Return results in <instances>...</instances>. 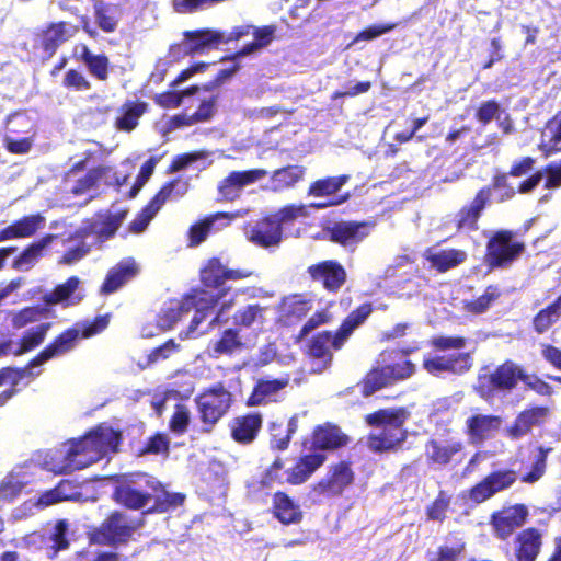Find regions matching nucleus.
Here are the masks:
<instances>
[{
	"label": "nucleus",
	"mask_w": 561,
	"mask_h": 561,
	"mask_svg": "<svg viewBox=\"0 0 561 561\" xmlns=\"http://www.w3.org/2000/svg\"><path fill=\"white\" fill-rule=\"evenodd\" d=\"M203 432L211 433L233 404V396L224 382H216L204 389L194 399Z\"/></svg>",
	"instance_id": "8"
},
{
	"label": "nucleus",
	"mask_w": 561,
	"mask_h": 561,
	"mask_svg": "<svg viewBox=\"0 0 561 561\" xmlns=\"http://www.w3.org/2000/svg\"><path fill=\"white\" fill-rule=\"evenodd\" d=\"M110 323L107 314L96 316L92 320L76 322L55 336L47 345V350L53 358L64 356L72 352L80 340L90 339L103 332Z\"/></svg>",
	"instance_id": "10"
},
{
	"label": "nucleus",
	"mask_w": 561,
	"mask_h": 561,
	"mask_svg": "<svg viewBox=\"0 0 561 561\" xmlns=\"http://www.w3.org/2000/svg\"><path fill=\"white\" fill-rule=\"evenodd\" d=\"M76 27L67 21L50 22L36 33L35 47L41 49L46 58L53 57L58 48L73 36Z\"/></svg>",
	"instance_id": "14"
},
{
	"label": "nucleus",
	"mask_w": 561,
	"mask_h": 561,
	"mask_svg": "<svg viewBox=\"0 0 561 561\" xmlns=\"http://www.w3.org/2000/svg\"><path fill=\"white\" fill-rule=\"evenodd\" d=\"M517 480L518 473L513 469L491 471L467 491V499L473 504H481L495 494L508 490Z\"/></svg>",
	"instance_id": "12"
},
{
	"label": "nucleus",
	"mask_w": 561,
	"mask_h": 561,
	"mask_svg": "<svg viewBox=\"0 0 561 561\" xmlns=\"http://www.w3.org/2000/svg\"><path fill=\"white\" fill-rule=\"evenodd\" d=\"M501 113L500 103L492 99L482 102L476 111L474 118L483 126L491 123L492 119L497 118Z\"/></svg>",
	"instance_id": "64"
},
{
	"label": "nucleus",
	"mask_w": 561,
	"mask_h": 561,
	"mask_svg": "<svg viewBox=\"0 0 561 561\" xmlns=\"http://www.w3.org/2000/svg\"><path fill=\"white\" fill-rule=\"evenodd\" d=\"M350 180V175L327 176L313 181L308 187V195L324 197L337 193Z\"/></svg>",
	"instance_id": "48"
},
{
	"label": "nucleus",
	"mask_w": 561,
	"mask_h": 561,
	"mask_svg": "<svg viewBox=\"0 0 561 561\" xmlns=\"http://www.w3.org/2000/svg\"><path fill=\"white\" fill-rule=\"evenodd\" d=\"M80 279L78 276H70L66 282L58 284L54 289L43 296L47 305H58L66 301L78 289Z\"/></svg>",
	"instance_id": "55"
},
{
	"label": "nucleus",
	"mask_w": 561,
	"mask_h": 561,
	"mask_svg": "<svg viewBox=\"0 0 561 561\" xmlns=\"http://www.w3.org/2000/svg\"><path fill=\"white\" fill-rule=\"evenodd\" d=\"M351 438L340 426L324 423L313 428L311 433L310 450H336L350 444Z\"/></svg>",
	"instance_id": "26"
},
{
	"label": "nucleus",
	"mask_w": 561,
	"mask_h": 561,
	"mask_svg": "<svg viewBox=\"0 0 561 561\" xmlns=\"http://www.w3.org/2000/svg\"><path fill=\"white\" fill-rule=\"evenodd\" d=\"M187 306L184 298L171 301L170 305L164 307L159 313V327L163 330H171L178 321L190 312Z\"/></svg>",
	"instance_id": "52"
},
{
	"label": "nucleus",
	"mask_w": 561,
	"mask_h": 561,
	"mask_svg": "<svg viewBox=\"0 0 561 561\" xmlns=\"http://www.w3.org/2000/svg\"><path fill=\"white\" fill-rule=\"evenodd\" d=\"M343 343L337 340L335 332L323 330L313 334L306 344L305 354L314 360L320 362L324 367L332 364L333 351H340Z\"/></svg>",
	"instance_id": "19"
},
{
	"label": "nucleus",
	"mask_w": 561,
	"mask_h": 561,
	"mask_svg": "<svg viewBox=\"0 0 561 561\" xmlns=\"http://www.w3.org/2000/svg\"><path fill=\"white\" fill-rule=\"evenodd\" d=\"M185 36L191 41L190 53H199L205 47L224 44L222 31L204 28L185 32Z\"/></svg>",
	"instance_id": "45"
},
{
	"label": "nucleus",
	"mask_w": 561,
	"mask_h": 561,
	"mask_svg": "<svg viewBox=\"0 0 561 561\" xmlns=\"http://www.w3.org/2000/svg\"><path fill=\"white\" fill-rule=\"evenodd\" d=\"M80 60L87 67L89 73L96 80L105 82L110 77L111 62L107 55L94 54L88 46H83Z\"/></svg>",
	"instance_id": "40"
},
{
	"label": "nucleus",
	"mask_w": 561,
	"mask_h": 561,
	"mask_svg": "<svg viewBox=\"0 0 561 561\" xmlns=\"http://www.w3.org/2000/svg\"><path fill=\"white\" fill-rule=\"evenodd\" d=\"M45 218L41 214L23 216L11 225L0 229V242L13 239L30 238L42 228Z\"/></svg>",
	"instance_id": "35"
},
{
	"label": "nucleus",
	"mask_w": 561,
	"mask_h": 561,
	"mask_svg": "<svg viewBox=\"0 0 561 561\" xmlns=\"http://www.w3.org/2000/svg\"><path fill=\"white\" fill-rule=\"evenodd\" d=\"M472 367L470 353H454L447 355H427L423 358V368L431 375L444 373L463 375Z\"/></svg>",
	"instance_id": "15"
},
{
	"label": "nucleus",
	"mask_w": 561,
	"mask_h": 561,
	"mask_svg": "<svg viewBox=\"0 0 561 561\" xmlns=\"http://www.w3.org/2000/svg\"><path fill=\"white\" fill-rule=\"evenodd\" d=\"M382 367L389 376L392 385L397 381L408 379L414 374L415 370L414 364L409 359H405L402 363L383 365Z\"/></svg>",
	"instance_id": "63"
},
{
	"label": "nucleus",
	"mask_w": 561,
	"mask_h": 561,
	"mask_svg": "<svg viewBox=\"0 0 561 561\" xmlns=\"http://www.w3.org/2000/svg\"><path fill=\"white\" fill-rule=\"evenodd\" d=\"M169 450L170 438L165 433L157 432L137 450V456L167 454Z\"/></svg>",
	"instance_id": "56"
},
{
	"label": "nucleus",
	"mask_w": 561,
	"mask_h": 561,
	"mask_svg": "<svg viewBox=\"0 0 561 561\" xmlns=\"http://www.w3.org/2000/svg\"><path fill=\"white\" fill-rule=\"evenodd\" d=\"M53 234H46L41 240L28 244L12 263V267L18 271L31 268L42 256L43 250L53 241Z\"/></svg>",
	"instance_id": "43"
},
{
	"label": "nucleus",
	"mask_w": 561,
	"mask_h": 561,
	"mask_svg": "<svg viewBox=\"0 0 561 561\" xmlns=\"http://www.w3.org/2000/svg\"><path fill=\"white\" fill-rule=\"evenodd\" d=\"M68 529L69 524L66 519L56 522L51 531L47 535L49 546L46 548L47 558L55 559L60 551H65L69 548Z\"/></svg>",
	"instance_id": "44"
},
{
	"label": "nucleus",
	"mask_w": 561,
	"mask_h": 561,
	"mask_svg": "<svg viewBox=\"0 0 561 561\" xmlns=\"http://www.w3.org/2000/svg\"><path fill=\"white\" fill-rule=\"evenodd\" d=\"M180 183V179H173L164 183L154 196L137 214L136 218L129 224V231L134 233L145 231L149 222L172 195L174 187Z\"/></svg>",
	"instance_id": "20"
},
{
	"label": "nucleus",
	"mask_w": 561,
	"mask_h": 561,
	"mask_svg": "<svg viewBox=\"0 0 561 561\" xmlns=\"http://www.w3.org/2000/svg\"><path fill=\"white\" fill-rule=\"evenodd\" d=\"M105 174L106 168L104 167L90 169L83 176L76 181V184L71 188V193L76 196L87 193L91 188L95 187Z\"/></svg>",
	"instance_id": "58"
},
{
	"label": "nucleus",
	"mask_w": 561,
	"mask_h": 561,
	"mask_svg": "<svg viewBox=\"0 0 561 561\" xmlns=\"http://www.w3.org/2000/svg\"><path fill=\"white\" fill-rule=\"evenodd\" d=\"M463 448L461 442L431 438L425 444L426 461L430 465L447 466Z\"/></svg>",
	"instance_id": "32"
},
{
	"label": "nucleus",
	"mask_w": 561,
	"mask_h": 561,
	"mask_svg": "<svg viewBox=\"0 0 561 561\" xmlns=\"http://www.w3.org/2000/svg\"><path fill=\"white\" fill-rule=\"evenodd\" d=\"M325 460L327 456L321 453L301 455L296 458L291 467L282 473L280 471L285 468V459L277 456L265 470L261 483L264 486H271L274 483L300 485L308 481Z\"/></svg>",
	"instance_id": "5"
},
{
	"label": "nucleus",
	"mask_w": 561,
	"mask_h": 561,
	"mask_svg": "<svg viewBox=\"0 0 561 561\" xmlns=\"http://www.w3.org/2000/svg\"><path fill=\"white\" fill-rule=\"evenodd\" d=\"M371 224L367 221H336L325 229L331 242L342 247L357 245L369 236Z\"/></svg>",
	"instance_id": "18"
},
{
	"label": "nucleus",
	"mask_w": 561,
	"mask_h": 561,
	"mask_svg": "<svg viewBox=\"0 0 561 561\" xmlns=\"http://www.w3.org/2000/svg\"><path fill=\"white\" fill-rule=\"evenodd\" d=\"M276 32L275 25L254 26L251 35L253 41L245 44L241 49L234 51L230 56L224 57L222 60H238L241 57L252 55L267 47L274 39Z\"/></svg>",
	"instance_id": "38"
},
{
	"label": "nucleus",
	"mask_w": 561,
	"mask_h": 561,
	"mask_svg": "<svg viewBox=\"0 0 561 561\" xmlns=\"http://www.w3.org/2000/svg\"><path fill=\"white\" fill-rule=\"evenodd\" d=\"M61 85L70 92H85L92 88L91 81L77 68H70L65 72Z\"/></svg>",
	"instance_id": "59"
},
{
	"label": "nucleus",
	"mask_w": 561,
	"mask_h": 561,
	"mask_svg": "<svg viewBox=\"0 0 561 561\" xmlns=\"http://www.w3.org/2000/svg\"><path fill=\"white\" fill-rule=\"evenodd\" d=\"M491 201V186L481 187L469 205L462 206L456 214L457 230L476 231L479 229V219Z\"/></svg>",
	"instance_id": "22"
},
{
	"label": "nucleus",
	"mask_w": 561,
	"mask_h": 561,
	"mask_svg": "<svg viewBox=\"0 0 561 561\" xmlns=\"http://www.w3.org/2000/svg\"><path fill=\"white\" fill-rule=\"evenodd\" d=\"M93 16L96 26L104 33L116 32L123 16L121 4L104 0H92Z\"/></svg>",
	"instance_id": "33"
},
{
	"label": "nucleus",
	"mask_w": 561,
	"mask_h": 561,
	"mask_svg": "<svg viewBox=\"0 0 561 561\" xmlns=\"http://www.w3.org/2000/svg\"><path fill=\"white\" fill-rule=\"evenodd\" d=\"M411 412L405 407L385 408L368 413L364 421L368 426L380 428L367 435V448L375 454H389L402 450L409 432L405 423Z\"/></svg>",
	"instance_id": "4"
},
{
	"label": "nucleus",
	"mask_w": 561,
	"mask_h": 561,
	"mask_svg": "<svg viewBox=\"0 0 561 561\" xmlns=\"http://www.w3.org/2000/svg\"><path fill=\"white\" fill-rule=\"evenodd\" d=\"M138 272L139 267L133 259L119 261L107 272L100 287V294L107 296L117 291L126 283L131 280Z\"/></svg>",
	"instance_id": "31"
},
{
	"label": "nucleus",
	"mask_w": 561,
	"mask_h": 561,
	"mask_svg": "<svg viewBox=\"0 0 561 561\" xmlns=\"http://www.w3.org/2000/svg\"><path fill=\"white\" fill-rule=\"evenodd\" d=\"M148 111V104L145 101H126L118 110L114 126L121 131L130 133L139 124L140 117Z\"/></svg>",
	"instance_id": "39"
},
{
	"label": "nucleus",
	"mask_w": 561,
	"mask_h": 561,
	"mask_svg": "<svg viewBox=\"0 0 561 561\" xmlns=\"http://www.w3.org/2000/svg\"><path fill=\"white\" fill-rule=\"evenodd\" d=\"M47 309L28 306L24 307L12 316V325L15 329H22L30 323L37 322L46 316Z\"/></svg>",
	"instance_id": "60"
},
{
	"label": "nucleus",
	"mask_w": 561,
	"mask_h": 561,
	"mask_svg": "<svg viewBox=\"0 0 561 561\" xmlns=\"http://www.w3.org/2000/svg\"><path fill=\"white\" fill-rule=\"evenodd\" d=\"M306 173L305 167L290 164L275 170L271 175V185L274 192H282L294 187Z\"/></svg>",
	"instance_id": "42"
},
{
	"label": "nucleus",
	"mask_w": 561,
	"mask_h": 561,
	"mask_svg": "<svg viewBox=\"0 0 561 561\" xmlns=\"http://www.w3.org/2000/svg\"><path fill=\"white\" fill-rule=\"evenodd\" d=\"M236 214L218 211L216 214L209 215L198 222L193 224L187 231V243L188 247H197L202 242H204L209 234L214 224L218 219H227L232 220L236 218Z\"/></svg>",
	"instance_id": "41"
},
{
	"label": "nucleus",
	"mask_w": 561,
	"mask_h": 561,
	"mask_svg": "<svg viewBox=\"0 0 561 561\" xmlns=\"http://www.w3.org/2000/svg\"><path fill=\"white\" fill-rule=\"evenodd\" d=\"M355 482V471L350 460L331 463L324 477L314 482L311 493L317 497H339Z\"/></svg>",
	"instance_id": "11"
},
{
	"label": "nucleus",
	"mask_w": 561,
	"mask_h": 561,
	"mask_svg": "<svg viewBox=\"0 0 561 561\" xmlns=\"http://www.w3.org/2000/svg\"><path fill=\"white\" fill-rule=\"evenodd\" d=\"M538 150L546 159L561 152V112L546 122Z\"/></svg>",
	"instance_id": "37"
},
{
	"label": "nucleus",
	"mask_w": 561,
	"mask_h": 561,
	"mask_svg": "<svg viewBox=\"0 0 561 561\" xmlns=\"http://www.w3.org/2000/svg\"><path fill=\"white\" fill-rule=\"evenodd\" d=\"M515 561H537L543 545L542 531L536 527L522 529L514 537Z\"/></svg>",
	"instance_id": "27"
},
{
	"label": "nucleus",
	"mask_w": 561,
	"mask_h": 561,
	"mask_svg": "<svg viewBox=\"0 0 561 561\" xmlns=\"http://www.w3.org/2000/svg\"><path fill=\"white\" fill-rule=\"evenodd\" d=\"M450 505V496L440 490L435 500L426 507V516L430 520L444 522Z\"/></svg>",
	"instance_id": "61"
},
{
	"label": "nucleus",
	"mask_w": 561,
	"mask_h": 561,
	"mask_svg": "<svg viewBox=\"0 0 561 561\" xmlns=\"http://www.w3.org/2000/svg\"><path fill=\"white\" fill-rule=\"evenodd\" d=\"M307 273L313 282H319L329 293H337L346 283L347 273L335 260H324L308 266Z\"/></svg>",
	"instance_id": "16"
},
{
	"label": "nucleus",
	"mask_w": 561,
	"mask_h": 561,
	"mask_svg": "<svg viewBox=\"0 0 561 561\" xmlns=\"http://www.w3.org/2000/svg\"><path fill=\"white\" fill-rule=\"evenodd\" d=\"M391 385L392 382L382 366L373 367L359 382L360 393L363 397H370Z\"/></svg>",
	"instance_id": "47"
},
{
	"label": "nucleus",
	"mask_w": 561,
	"mask_h": 561,
	"mask_svg": "<svg viewBox=\"0 0 561 561\" xmlns=\"http://www.w3.org/2000/svg\"><path fill=\"white\" fill-rule=\"evenodd\" d=\"M113 499L117 504L134 511L145 508L152 501L145 513L161 514L182 506L186 496L181 492H169L159 480L137 472L114 488Z\"/></svg>",
	"instance_id": "1"
},
{
	"label": "nucleus",
	"mask_w": 561,
	"mask_h": 561,
	"mask_svg": "<svg viewBox=\"0 0 561 561\" xmlns=\"http://www.w3.org/2000/svg\"><path fill=\"white\" fill-rule=\"evenodd\" d=\"M243 345L239 330L237 328H229L213 343L211 348L216 355H231L242 348Z\"/></svg>",
	"instance_id": "51"
},
{
	"label": "nucleus",
	"mask_w": 561,
	"mask_h": 561,
	"mask_svg": "<svg viewBox=\"0 0 561 561\" xmlns=\"http://www.w3.org/2000/svg\"><path fill=\"white\" fill-rule=\"evenodd\" d=\"M528 508L525 504L517 503L504 506L490 515V525L495 538L507 540L516 529L527 520Z\"/></svg>",
	"instance_id": "13"
},
{
	"label": "nucleus",
	"mask_w": 561,
	"mask_h": 561,
	"mask_svg": "<svg viewBox=\"0 0 561 561\" xmlns=\"http://www.w3.org/2000/svg\"><path fill=\"white\" fill-rule=\"evenodd\" d=\"M561 317V295L549 304L546 308L539 310V312L533 319L534 331L538 334H542L548 331Z\"/></svg>",
	"instance_id": "49"
},
{
	"label": "nucleus",
	"mask_w": 561,
	"mask_h": 561,
	"mask_svg": "<svg viewBox=\"0 0 561 561\" xmlns=\"http://www.w3.org/2000/svg\"><path fill=\"white\" fill-rule=\"evenodd\" d=\"M552 451L551 447L538 446L536 455L530 466V470L524 473L519 480L523 483L533 484L539 481L546 473L548 455Z\"/></svg>",
	"instance_id": "53"
},
{
	"label": "nucleus",
	"mask_w": 561,
	"mask_h": 561,
	"mask_svg": "<svg viewBox=\"0 0 561 561\" xmlns=\"http://www.w3.org/2000/svg\"><path fill=\"white\" fill-rule=\"evenodd\" d=\"M126 215V210L116 214H96L92 220L84 225L82 233L85 237L94 236L100 242H104L115 236Z\"/></svg>",
	"instance_id": "30"
},
{
	"label": "nucleus",
	"mask_w": 561,
	"mask_h": 561,
	"mask_svg": "<svg viewBox=\"0 0 561 561\" xmlns=\"http://www.w3.org/2000/svg\"><path fill=\"white\" fill-rule=\"evenodd\" d=\"M500 296L501 291L499 287L496 285H489L482 295L465 301L463 309L471 314H481L485 312Z\"/></svg>",
	"instance_id": "54"
},
{
	"label": "nucleus",
	"mask_w": 561,
	"mask_h": 561,
	"mask_svg": "<svg viewBox=\"0 0 561 561\" xmlns=\"http://www.w3.org/2000/svg\"><path fill=\"white\" fill-rule=\"evenodd\" d=\"M272 215L283 228L284 225H290L299 218L308 217L309 211L307 205L305 204H287L279 208L277 211L272 213Z\"/></svg>",
	"instance_id": "57"
},
{
	"label": "nucleus",
	"mask_w": 561,
	"mask_h": 561,
	"mask_svg": "<svg viewBox=\"0 0 561 561\" xmlns=\"http://www.w3.org/2000/svg\"><path fill=\"white\" fill-rule=\"evenodd\" d=\"M467 543L458 531L448 533L427 561H461Z\"/></svg>",
	"instance_id": "36"
},
{
	"label": "nucleus",
	"mask_w": 561,
	"mask_h": 561,
	"mask_svg": "<svg viewBox=\"0 0 561 561\" xmlns=\"http://www.w3.org/2000/svg\"><path fill=\"white\" fill-rule=\"evenodd\" d=\"M123 440L122 432L100 424L83 437L72 440L59 473H71L84 469L108 453H117Z\"/></svg>",
	"instance_id": "3"
},
{
	"label": "nucleus",
	"mask_w": 561,
	"mask_h": 561,
	"mask_svg": "<svg viewBox=\"0 0 561 561\" xmlns=\"http://www.w3.org/2000/svg\"><path fill=\"white\" fill-rule=\"evenodd\" d=\"M50 327L51 324L46 322L25 331L19 341L18 347L13 352V355L21 356L38 347L45 341Z\"/></svg>",
	"instance_id": "46"
},
{
	"label": "nucleus",
	"mask_w": 561,
	"mask_h": 561,
	"mask_svg": "<svg viewBox=\"0 0 561 561\" xmlns=\"http://www.w3.org/2000/svg\"><path fill=\"white\" fill-rule=\"evenodd\" d=\"M515 237V231L500 229L488 239L483 262L489 272L510 268L524 254L526 243Z\"/></svg>",
	"instance_id": "7"
},
{
	"label": "nucleus",
	"mask_w": 561,
	"mask_h": 561,
	"mask_svg": "<svg viewBox=\"0 0 561 561\" xmlns=\"http://www.w3.org/2000/svg\"><path fill=\"white\" fill-rule=\"evenodd\" d=\"M262 427V413L257 411L247 412L234 416L230 421V437L239 445H250L257 438Z\"/></svg>",
	"instance_id": "23"
},
{
	"label": "nucleus",
	"mask_w": 561,
	"mask_h": 561,
	"mask_svg": "<svg viewBox=\"0 0 561 561\" xmlns=\"http://www.w3.org/2000/svg\"><path fill=\"white\" fill-rule=\"evenodd\" d=\"M501 425L499 415L473 413L466 420L465 433L472 444H481L490 439Z\"/></svg>",
	"instance_id": "29"
},
{
	"label": "nucleus",
	"mask_w": 561,
	"mask_h": 561,
	"mask_svg": "<svg viewBox=\"0 0 561 561\" xmlns=\"http://www.w3.org/2000/svg\"><path fill=\"white\" fill-rule=\"evenodd\" d=\"M272 516L282 525H297L304 519L300 504L285 491H276L272 495L270 508Z\"/></svg>",
	"instance_id": "28"
},
{
	"label": "nucleus",
	"mask_w": 561,
	"mask_h": 561,
	"mask_svg": "<svg viewBox=\"0 0 561 561\" xmlns=\"http://www.w3.org/2000/svg\"><path fill=\"white\" fill-rule=\"evenodd\" d=\"M247 237L257 247L270 248L279 244L283 239V228L271 213L249 225Z\"/></svg>",
	"instance_id": "21"
},
{
	"label": "nucleus",
	"mask_w": 561,
	"mask_h": 561,
	"mask_svg": "<svg viewBox=\"0 0 561 561\" xmlns=\"http://www.w3.org/2000/svg\"><path fill=\"white\" fill-rule=\"evenodd\" d=\"M430 266L438 273H446L466 262L467 252L460 249H443L435 251L427 248L423 254Z\"/></svg>",
	"instance_id": "34"
},
{
	"label": "nucleus",
	"mask_w": 561,
	"mask_h": 561,
	"mask_svg": "<svg viewBox=\"0 0 561 561\" xmlns=\"http://www.w3.org/2000/svg\"><path fill=\"white\" fill-rule=\"evenodd\" d=\"M144 526L141 518H135L121 510H113L90 533V541L101 546L127 545Z\"/></svg>",
	"instance_id": "6"
},
{
	"label": "nucleus",
	"mask_w": 561,
	"mask_h": 561,
	"mask_svg": "<svg viewBox=\"0 0 561 561\" xmlns=\"http://www.w3.org/2000/svg\"><path fill=\"white\" fill-rule=\"evenodd\" d=\"M523 367L512 359H506L493 370L480 373L474 386L476 393L489 401L499 394L511 393L520 382Z\"/></svg>",
	"instance_id": "9"
},
{
	"label": "nucleus",
	"mask_w": 561,
	"mask_h": 561,
	"mask_svg": "<svg viewBox=\"0 0 561 561\" xmlns=\"http://www.w3.org/2000/svg\"><path fill=\"white\" fill-rule=\"evenodd\" d=\"M264 169H252L244 171H232L218 184V201L233 202L239 198L241 190L266 176Z\"/></svg>",
	"instance_id": "17"
},
{
	"label": "nucleus",
	"mask_w": 561,
	"mask_h": 561,
	"mask_svg": "<svg viewBox=\"0 0 561 561\" xmlns=\"http://www.w3.org/2000/svg\"><path fill=\"white\" fill-rule=\"evenodd\" d=\"M265 309L259 304L247 305L233 313V324L239 329H249L253 324L264 322Z\"/></svg>",
	"instance_id": "50"
},
{
	"label": "nucleus",
	"mask_w": 561,
	"mask_h": 561,
	"mask_svg": "<svg viewBox=\"0 0 561 561\" xmlns=\"http://www.w3.org/2000/svg\"><path fill=\"white\" fill-rule=\"evenodd\" d=\"M190 420L191 415L187 407L184 404H176L175 410L169 421V428L173 433L182 435L187 431Z\"/></svg>",
	"instance_id": "62"
},
{
	"label": "nucleus",
	"mask_w": 561,
	"mask_h": 561,
	"mask_svg": "<svg viewBox=\"0 0 561 561\" xmlns=\"http://www.w3.org/2000/svg\"><path fill=\"white\" fill-rule=\"evenodd\" d=\"M252 274V271L244 268H228L220 259L211 257L199 273L203 287L193 288L183 298L190 311L195 309L196 312L206 313L231 290V287L226 285L227 280L244 279Z\"/></svg>",
	"instance_id": "2"
},
{
	"label": "nucleus",
	"mask_w": 561,
	"mask_h": 561,
	"mask_svg": "<svg viewBox=\"0 0 561 561\" xmlns=\"http://www.w3.org/2000/svg\"><path fill=\"white\" fill-rule=\"evenodd\" d=\"M290 382L288 375L279 378H260L245 400L247 407H260L278 401V396Z\"/></svg>",
	"instance_id": "25"
},
{
	"label": "nucleus",
	"mask_w": 561,
	"mask_h": 561,
	"mask_svg": "<svg viewBox=\"0 0 561 561\" xmlns=\"http://www.w3.org/2000/svg\"><path fill=\"white\" fill-rule=\"evenodd\" d=\"M551 415V410L546 405H534L520 411L506 434L511 439H519L528 435L533 427L542 426Z\"/></svg>",
	"instance_id": "24"
}]
</instances>
